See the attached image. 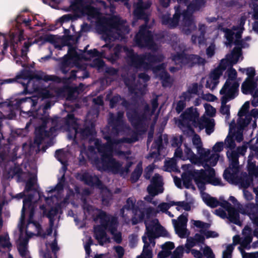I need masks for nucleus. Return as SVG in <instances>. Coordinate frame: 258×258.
Returning <instances> with one entry per match:
<instances>
[{"instance_id": "nucleus-1", "label": "nucleus", "mask_w": 258, "mask_h": 258, "mask_svg": "<svg viewBox=\"0 0 258 258\" xmlns=\"http://www.w3.org/2000/svg\"><path fill=\"white\" fill-rule=\"evenodd\" d=\"M97 217L100 219L101 226H97L94 228V237L97 240L100 245L110 242V238L107 235L106 230L108 229L113 236V240L117 244H120L122 241V234L116 232L118 220L116 217L107 215L103 211H101Z\"/></svg>"}, {"instance_id": "nucleus-2", "label": "nucleus", "mask_w": 258, "mask_h": 258, "mask_svg": "<svg viewBox=\"0 0 258 258\" xmlns=\"http://www.w3.org/2000/svg\"><path fill=\"white\" fill-rule=\"evenodd\" d=\"M121 104L126 110V115L134 129L139 130L143 127L145 121L152 114L149 105L145 103L143 110L138 107H130V102L122 98Z\"/></svg>"}, {"instance_id": "nucleus-3", "label": "nucleus", "mask_w": 258, "mask_h": 258, "mask_svg": "<svg viewBox=\"0 0 258 258\" xmlns=\"http://www.w3.org/2000/svg\"><path fill=\"white\" fill-rule=\"evenodd\" d=\"M38 98L35 96L25 97L21 99H16L15 105L17 108H19L22 111V109L27 106L30 107L28 110L31 111V115L34 118L40 119L43 121V124H46L48 120L51 118L49 114H46L45 112L43 113L42 107L40 105L37 109H35V107L38 103Z\"/></svg>"}, {"instance_id": "nucleus-4", "label": "nucleus", "mask_w": 258, "mask_h": 258, "mask_svg": "<svg viewBox=\"0 0 258 258\" xmlns=\"http://www.w3.org/2000/svg\"><path fill=\"white\" fill-rule=\"evenodd\" d=\"M112 134L104 136V139L107 142L103 144L99 153L100 154V158L97 157L94 159V162L96 165L100 164V161H105V159L112 156L114 146L120 144L122 141L120 140L115 139Z\"/></svg>"}, {"instance_id": "nucleus-5", "label": "nucleus", "mask_w": 258, "mask_h": 258, "mask_svg": "<svg viewBox=\"0 0 258 258\" xmlns=\"http://www.w3.org/2000/svg\"><path fill=\"white\" fill-rule=\"evenodd\" d=\"M137 45L140 48H151L154 44L152 32L148 29L147 23L140 26L135 37Z\"/></svg>"}, {"instance_id": "nucleus-6", "label": "nucleus", "mask_w": 258, "mask_h": 258, "mask_svg": "<svg viewBox=\"0 0 258 258\" xmlns=\"http://www.w3.org/2000/svg\"><path fill=\"white\" fill-rule=\"evenodd\" d=\"M172 60L174 61L179 62L184 65H188L191 68L197 64L204 65L206 63L205 59L200 56L194 54H187L183 51L177 52L173 55Z\"/></svg>"}, {"instance_id": "nucleus-7", "label": "nucleus", "mask_w": 258, "mask_h": 258, "mask_svg": "<svg viewBox=\"0 0 258 258\" xmlns=\"http://www.w3.org/2000/svg\"><path fill=\"white\" fill-rule=\"evenodd\" d=\"M123 50L126 53L127 59L130 65L137 69H147L149 68V64L145 61L143 54L136 53L134 50L125 46Z\"/></svg>"}, {"instance_id": "nucleus-8", "label": "nucleus", "mask_w": 258, "mask_h": 258, "mask_svg": "<svg viewBox=\"0 0 258 258\" xmlns=\"http://www.w3.org/2000/svg\"><path fill=\"white\" fill-rule=\"evenodd\" d=\"M180 117V123L182 125L186 124L188 130L192 132H194V130L188 124L189 122L191 121L193 126L195 127H198L199 122L201 121V118H199V113L196 110L194 111L192 108L187 109L181 113Z\"/></svg>"}, {"instance_id": "nucleus-9", "label": "nucleus", "mask_w": 258, "mask_h": 258, "mask_svg": "<svg viewBox=\"0 0 258 258\" xmlns=\"http://www.w3.org/2000/svg\"><path fill=\"white\" fill-rule=\"evenodd\" d=\"M123 116L124 112L123 111H117L116 116L113 113H110L108 123L111 127V134L114 136H118L120 133L123 131L124 127Z\"/></svg>"}, {"instance_id": "nucleus-10", "label": "nucleus", "mask_w": 258, "mask_h": 258, "mask_svg": "<svg viewBox=\"0 0 258 258\" xmlns=\"http://www.w3.org/2000/svg\"><path fill=\"white\" fill-rule=\"evenodd\" d=\"M238 92V85L235 83L229 91H225L221 97V106L220 112L223 115H230V106L226 103L230 100L233 99L237 95Z\"/></svg>"}, {"instance_id": "nucleus-11", "label": "nucleus", "mask_w": 258, "mask_h": 258, "mask_svg": "<svg viewBox=\"0 0 258 258\" xmlns=\"http://www.w3.org/2000/svg\"><path fill=\"white\" fill-rule=\"evenodd\" d=\"M134 216L132 218L133 225L150 219L155 214V209L152 207L140 208L137 206L133 212Z\"/></svg>"}, {"instance_id": "nucleus-12", "label": "nucleus", "mask_w": 258, "mask_h": 258, "mask_svg": "<svg viewBox=\"0 0 258 258\" xmlns=\"http://www.w3.org/2000/svg\"><path fill=\"white\" fill-rule=\"evenodd\" d=\"M239 172H231L228 169H226L223 173V177L227 181L232 183H239L240 186L244 188L249 186L251 179L246 176L244 177H239Z\"/></svg>"}, {"instance_id": "nucleus-13", "label": "nucleus", "mask_w": 258, "mask_h": 258, "mask_svg": "<svg viewBox=\"0 0 258 258\" xmlns=\"http://www.w3.org/2000/svg\"><path fill=\"white\" fill-rule=\"evenodd\" d=\"M75 135L74 140L77 138V134H79L82 140L87 139L90 137H93L96 134L95 129V124L93 122H86L82 127L75 129Z\"/></svg>"}, {"instance_id": "nucleus-14", "label": "nucleus", "mask_w": 258, "mask_h": 258, "mask_svg": "<svg viewBox=\"0 0 258 258\" xmlns=\"http://www.w3.org/2000/svg\"><path fill=\"white\" fill-rule=\"evenodd\" d=\"M187 221V214L180 215L178 218V221L175 219L172 220L175 233L181 238L186 237V227Z\"/></svg>"}, {"instance_id": "nucleus-15", "label": "nucleus", "mask_w": 258, "mask_h": 258, "mask_svg": "<svg viewBox=\"0 0 258 258\" xmlns=\"http://www.w3.org/2000/svg\"><path fill=\"white\" fill-rule=\"evenodd\" d=\"M151 4L149 2H144L143 0H138L136 8L134 11V16L139 20H143L147 23L149 20V16L145 12L151 7Z\"/></svg>"}, {"instance_id": "nucleus-16", "label": "nucleus", "mask_w": 258, "mask_h": 258, "mask_svg": "<svg viewBox=\"0 0 258 258\" xmlns=\"http://www.w3.org/2000/svg\"><path fill=\"white\" fill-rule=\"evenodd\" d=\"M105 161H100V163L104 170H108L113 174L120 173L122 162L116 160L113 156L105 159Z\"/></svg>"}, {"instance_id": "nucleus-17", "label": "nucleus", "mask_w": 258, "mask_h": 258, "mask_svg": "<svg viewBox=\"0 0 258 258\" xmlns=\"http://www.w3.org/2000/svg\"><path fill=\"white\" fill-rule=\"evenodd\" d=\"M194 180L198 188L201 191L206 189L205 184L207 183L208 174L206 171L202 169L201 170L194 169L192 170Z\"/></svg>"}, {"instance_id": "nucleus-18", "label": "nucleus", "mask_w": 258, "mask_h": 258, "mask_svg": "<svg viewBox=\"0 0 258 258\" xmlns=\"http://www.w3.org/2000/svg\"><path fill=\"white\" fill-rule=\"evenodd\" d=\"M227 72L228 74V79L220 90V94L225 93V91H229L235 83H237L238 85V87H239V84L237 81H235L237 76V73L235 69L232 67H230L228 69Z\"/></svg>"}, {"instance_id": "nucleus-19", "label": "nucleus", "mask_w": 258, "mask_h": 258, "mask_svg": "<svg viewBox=\"0 0 258 258\" xmlns=\"http://www.w3.org/2000/svg\"><path fill=\"white\" fill-rule=\"evenodd\" d=\"M25 72H27V74H25V76L26 77H23V90L21 92V94H26L28 93H31V91H28V87L29 84L31 83V81L36 79L37 80H43L44 81V75L42 74H32L30 71L25 70Z\"/></svg>"}, {"instance_id": "nucleus-20", "label": "nucleus", "mask_w": 258, "mask_h": 258, "mask_svg": "<svg viewBox=\"0 0 258 258\" xmlns=\"http://www.w3.org/2000/svg\"><path fill=\"white\" fill-rule=\"evenodd\" d=\"M237 151L233 150L231 152L227 151L226 155L230 161V165L228 169L231 172H239V157L240 148L237 149Z\"/></svg>"}, {"instance_id": "nucleus-21", "label": "nucleus", "mask_w": 258, "mask_h": 258, "mask_svg": "<svg viewBox=\"0 0 258 258\" xmlns=\"http://www.w3.org/2000/svg\"><path fill=\"white\" fill-rule=\"evenodd\" d=\"M96 29L99 34L102 35L109 36L112 32L108 18L106 17L101 18L96 21Z\"/></svg>"}, {"instance_id": "nucleus-22", "label": "nucleus", "mask_w": 258, "mask_h": 258, "mask_svg": "<svg viewBox=\"0 0 258 258\" xmlns=\"http://www.w3.org/2000/svg\"><path fill=\"white\" fill-rule=\"evenodd\" d=\"M109 22L111 32L112 30H115L118 31L119 34L123 33L127 30V28L125 26L123 20L117 16H114L110 18H108Z\"/></svg>"}, {"instance_id": "nucleus-23", "label": "nucleus", "mask_w": 258, "mask_h": 258, "mask_svg": "<svg viewBox=\"0 0 258 258\" xmlns=\"http://www.w3.org/2000/svg\"><path fill=\"white\" fill-rule=\"evenodd\" d=\"M215 122L213 119L203 117L201 118V121L199 122L198 127L199 131L206 128V132L207 135H210L214 131Z\"/></svg>"}, {"instance_id": "nucleus-24", "label": "nucleus", "mask_w": 258, "mask_h": 258, "mask_svg": "<svg viewBox=\"0 0 258 258\" xmlns=\"http://www.w3.org/2000/svg\"><path fill=\"white\" fill-rule=\"evenodd\" d=\"M226 69L225 64H220L219 67L214 69L210 74L209 78L210 79L215 81L214 85L212 86V88H215L218 84L219 83V79L220 76L222 75L223 72Z\"/></svg>"}, {"instance_id": "nucleus-25", "label": "nucleus", "mask_w": 258, "mask_h": 258, "mask_svg": "<svg viewBox=\"0 0 258 258\" xmlns=\"http://www.w3.org/2000/svg\"><path fill=\"white\" fill-rule=\"evenodd\" d=\"M257 83L254 79H247L243 82L241 85V91L244 94H252L257 88Z\"/></svg>"}, {"instance_id": "nucleus-26", "label": "nucleus", "mask_w": 258, "mask_h": 258, "mask_svg": "<svg viewBox=\"0 0 258 258\" xmlns=\"http://www.w3.org/2000/svg\"><path fill=\"white\" fill-rule=\"evenodd\" d=\"M75 62L63 56L60 59L59 63V68L60 72L63 74H67L70 70L74 67Z\"/></svg>"}, {"instance_id": "nucleus-27", "label": "nucleus", "mask_w": 258, "mask_h": 258, "mask_svg": "<svg viewBox=\"0 0 258 258\" xmlns=\"http://www.w3.org/2000/svg\"><path fill=\"white\" fill-rule=\"evenodd\" d=\"M46 124L37 127L35 130V136L34 138V143L37 145H40L42 141L46 137Z\"/></svg>"}, {"instance_id": "nucleus-28", "label": "nucleus", "mask_w": 258, "mask_h": 258, "mask_svg": "<svg viewBox=\"0 0 258 258\" xmlns=\"http://www.w3.org/2000/svg\"><path fill=\"white\" fill-rule=\"evenodd\" d=\"M174 8L175 13L172 18H170L169 23L167 25L170 28H174L178 26L181 15V10L180 6H175Z\"/></svg>"}, {"instance_id": "nucleus-29", "label": "nucleus", "mask_w": 258, "mask_h": 258, "mask_svg": "<svg viewBox=\"0 0 258 258\" xmlns=\"http://www.w3.org/2000/svg\"><path fill=\"white\" fill-rule=\"evenodd\" d=\"M181 177L183 184L186 188H192L195 189L194 185L192 184V180L194 179L192 170L183 172L181 175Z\"/></svg>"}, {"instance_id": "nucleus-30", "label": "nucleus", "mask_w": 258, "mask_h": 258, "mask_svg": "<svg viewBox=\"0 0 258 258\" xmlns=\"http://www.w3.org/2000/svg\"><path fill=\"white\" fill-rule=\"evenodd\" d=\"M49 120H51V126L48 130H46V137L48 138L53 135L57 131L61 128L59 123V117L55 116L51 118Z\"/></svg>"}, {"instance_id": "nucleus-31", "label": "nucleus", "mask_w": 258, "mask_h": 258, "mask_svg": "<svg viewBox=\"0 0 258 258\" xmlns=\"http://www.w3.org/2000/svg\"><path fill=\"white\" fill-rule=\"evenodd\" d=\"M25 74H27V73L25 72L24 70H23L19 74L17 75L15 77L3 80L2 84H5L18 83L21 84L23 86V82H24L23 77L26 76H25Z\"/></svg>"}, {"instance_id": "nucleus-32", "label": "nucleus", "mask_w": 258, "mask_h": 258, "mask_svg": "<svg viewBox=\"0 0 258 258\" xmlns=\"http://www.w3.org/2000/svg\"><path fill=\"white\" fill-rule=\"evenodd\" d=\"M228 213V219L229 221L237 225L241 224L240 216L238 211L233 207L227 211Z\"/></svg>"}, {"instance_id": "nucleus-33", "label": "nucleus", "mask_w": 258, "mask_h": 258, "mask_svg": "<svg viewBox=\"0 0 258 258\" xmlns=\"http://www.w3.org/2000/svg\"><path fill=\"white\" fill-rule=\"evenodd\" d=\"M67 45L69 47L68 53L64 56L68 58H70L75 62L79 60L81 57L80 55L77 51L76 47L73 46L71 43H67Z\"/></svg>"}, {"instance_id": "nucleus-34", "label": "nucleus", "mask_w": 258, "mask_h": 258, "mask_svg": "<svg viewBox=\"0 0 258 258\" xmlns=\"http://www.w3.org/2000/svg\"><path fill=\"white\" fill-rule=\"evenodd\" d=\"M143 173V167L141 162L138 163L136 168L132 172L130 176V180L132 183L137 182Z\"/></svg>"}, {"instance_id": "nucleus-35", "label": "nucleus", "mask_w": 258, "mask_h": 258, "mask_svg": "<svg viewBox=\"0 0 258 258\" xmlns=\"http://www.w3.org/2000/svg\"><path fill=\"white\" fill-rule=\"evenodd\" d=\"M145 61L147 60L150 63L161 62L163 60L164 57L161 54H153L148 52L144 54Z\"/></svg>"}, {"instance_id": "nucleus-36", "label": "nucleus", "mask_w": 258, "mask_h": 258, "mask_svg": "<svg viewBox=\"0 0 258 258\" xmlns=\"http://www.w3.org/2000/svg\"><path fill=\"white\" fill-rule=\"evenodd\" d=\"M182 30L186 35H189L194 30L197 28V26L194 23L193 18H191L186 21L182 22Z\"/></svg>"}, {"instance_id": "nucleus-37", "label": "nucleus", "mask_w": 258, "mask_h": 258, "mask_svg": "<svg viewBox=\"0 0 258 258\" xmlns=\"http://www.w3.org/2000/svg\"><path fill=\"white\" fill-rule=\"evenodd\" d=\"M96 177H97L96 175L92 176L89 172H85L81 174L80 179L83 181L85 184L90 186H93Z\"/></svg>"}, {"instance_id": "nucleus-38", "label": "nucleus", "mask_w": 258, "mask_h": 258, "mask_svg": "<svg viewBox=\"0 0 258 258\" xmlns=\"http://www.w3.org/2000/svg\"><path fill=\"white\" fill-rule=\"evenodd\" d=\"M122 49H123V48L120 45H117L114 48V52L108 56L107 59L112 64L115 63L119 59Z\"/></svg>"}, {"instance_id": "nucleus-39", "label": "nucleus", "mask_w": 258, "mask_h": 258, "mask_svg": "<svg viewBox=\"0 0 258 258\" xmlns=\"http://www.w3.org/2000/svg\"><path fill=\"white\" fill-rule=\"evenodd\" d=\"M102 204L105 206H109L112 199V194L109 189L101 191Z\"/></svg>"}, {"instance_id": "nucleus-40", "label": "nucleus", "mask_w": 258, "mask_h": 258, "mask_svg": "<svg viewBox=\"0 0 258 258\" xmlns=\"http://www.w3.org/2000/svg\"><path fill=\"white\" fill-rule=\"evenodd\" d=\"M197 151L200 156L199 158L196 157V162L199 161H207V159L211 155L210 150L209 149L206 150V149L202 147L200 148H198Z\"/></svg>"}, {"instance_id": "nucleus-41", "label": "nucleus", "mask_w": 258, "mask_h": 258, "mask_svg": "<svg viewBox=\"0 0 258 258\" xmlns=\"http://www.w3.org/2000/svg\"><path fill=\"white\" fill-rule=\"evenodd\" d=\"M52 81L54 83L60 84H65L67 83V79L66 77L60 78L56 75H44V82H48Z\"/></svg>"}, {"instance_id": "nucleus-42", "label": "nucleus", "mask_w": 258, "mask_h": 258, "mask_svg": "<svg viewBox=\"0 0 258 258\" xmlns=\"http://www.w3.org/2000/svg\"><path fill=\"white\" fill-rule=\"evenodd\" d=\"M203 201L209 207L214 208L219 206V201L216 198L211 197L207 194V197L203 198Z\"/></svg>"}, {"instance_id": "nucleus-43", "label": "nucleus", "mask_w": 258, "mask_h": 258, "mask_svg": "<svg viewBox=\"0 0 258 258\" xmlns=\"http://www.w3.org/2000/svg\"><path fill=\"white\" fill-rule=\"evenodd\" d=\"M144 224L146 226L145 234H152L155 233L154 232V230H156V223L155 220H152L149 222H148V220H145Z\"/></svg>"}, {"instance_id": "nucleus-44", "label": "nucleus", "mask_w": 258, "mask_h": 258, "mask_svg": "<svg viewBox=\"0 0 258 258\" xmlns=\"http://www.w3.org/2000/svg\"><path fill=\"white\" fill-rule=\"evenodd\" d=\"M33 199L32 195H29L27 197L23 199V206L21 211V218L24 219L25 218V212L26 210V206H29V208L31 207V202Z\"/></svg>"}, {"instance_id": "nucleus-45", "label": "nucleus", "mask_w": 258, "mask_h": 258, "mask_svg": "<svg viewBox=\"0 0 258 258\" xmlns=\"http://www.w3.org/2000/svg\"><path fill=\"white\" fill-rule=\"evenodd\" d=\"M247 171L250 175L258 176V165H256L255 162H248Z\"/></svg>"}, {"instance_id": "nucleus-46", "label": "nucleus", "mask_w": 258, "mask_h": 258, "mask_svg": "<svg viewBox=\"0 0 258 258\" xmlns=\"http://www.w3.org/2000/svg\"><path fill=\"white\" fill-rule=\"evenodd\" d=\"M136 200L132 197H130L127 199L125 204L123 205L124 208L127 211L133 210V212L136 209Z\"/></svg>"}, {"instance_id": "nucleus-47", "label": "nucleus", "mask_w": 258, "mask_h": 258, "mask_svg": "<svg viewBox=\"0 0 258 258\" xmlns=\"http://www.w3.org/2000/svg\"><path fill=\"white\" fill-rule=\"evenodd\" d=\"M146 121H144L143 126L142 128L139 129V130L134 129L136 131L134 132L130 137L134 143L139 141V135H141L146 131L145 125Z\"/></svg>"}, {"instance_id": "nucleus-48", "label": "nucleus", "mask_w": 258, "mask_h": 258, "mask_svg": "<svg viewBox=\"0 0 258 258\" xmlns=\"http://www.w3.org/2000/svg\"><path fill=\"white\" fill-rule=\"evenodd\" d=\"M223 31L225 32V36L228 41L227 44L231 45L233 43L234 32L228 28H224Z\"/></svg>"}, {"instance_id": "nucleus-49", "label": "nucleus", "mask_w": 258, "mask_h": 258, "mask_svg": "<svg viewBox=\"0 0 258 258\" xmlns=\"http://www.w3.org/2000/svg\"><path fill=\"white\" fill-rule=\"evenodd\" d=\"M37 42L36 39L33 42H32L31 41H29V40H27V41H25L24 43V45H23L24 48L21 49V57L22 58H23L24 59L25 58H26L27 57V54H26V52L28 51L29 48L33 44L36 43Z\"/></svg>"}, {"instance_id": "nucleus-50", "label": "nucleus", "mask_w": 258, "mask_h": 258, "mask_svg": "<svg viewBox=\"0 0 258 258\" xmlns=\"http://www.w3.org/2000/svg\"><path fill=\"white\" fill-rule=\"evenodd\" d=\"M234 134L231 136L229 134L225 139V143L227 148L232 150L235 148L236 144L234 140Z\"/></svg>"}, {"instance_id": "nucleus-51", "label": "nucleus", "mask_w": 258, "mask_h": 258, "mask_svg": "<svg viewBox=\"0 0 258 258\" xmlns=\"http://www.w3.org/2000/svg\"><path fill=\"white\" fill-rule=\"evenodd\" d=\"M200 164H201L205 169L206 172H208V174H210L211 176H212L214 174L215 170L214 168L211 167V165H209L208 163L209 161H197Z\"/></svg>"}, {"instance_id": "nucleus-52", "label": "nucleus", "mask_w": 258, "mask_h": 258, "mask_svg": "<svg viewBox=\"0 0 258 258\" xmlns=\"http://www.w3.org/2000/svg\"><path fill=\"white\" fill-rule=\"evenodd\" d=\"M183 252V246L179 245L173 251L171 258H182Z\"/></svg>"}, {"instance_id": "nucleus-53", "label": "nucleus", "mask_w": 258, "mask_h": 258, "mask_svg": "<svg viewBox=\"0 0 258 258\" xmlns=\"http://www.w3.org/2000/svg\"><path fill=\"white\" fill-rule=\"evenodd\" d=\"M252 237L251 236L248 235L245 236L244 238L241 241L240 245L243 247V248H245L246 249L250 248V243L252 242Z\"/></svg>"}, {"instance_id": "nucleus-54", "label": "nucleus", "mask_w": 258, "mask_h": 258, "mask_svg": "<svg viewBox=\"0 0 258 258\" xmlns=\"http://www.w3.org/2000/svg\"><path fill=\"white\" fill-rule=\"evenodd\" d=\"M234 247L232 244L227 246L226 249L223 251L222 258H232Z\"/></svg>"}, {"instance_id": "nucleus-55", "label": "nucleus", "mask_w": 258, "mask_h": 258, "mask_svg": "<svg viewBox=\"0 0 258 258\" xmlns=\"http://www.w3.org/2000/svg\"><path fill=\"white\" fill-rule=\"evenodd\" d=\"M203 256L206 258H216L212 248L208 245H206L203 250Z\"/></svg>"}, {"instance_id": "nucleus-56", "label": "nucleus", "mask_w": 258, "mask_h": 258, "mask_svg": "<svg viewBox=\"0 0 258 258\" xmlns=\"http://www.w3.org/2000/svg\"><path fill=\"white\" fill-rule=\"evenodd\" d=\"M156 234L157 237H169L168 232L162 226L159 225V227L156 228Z\"/></svg>"}, {"instance_id": "nucleus-57", "label": "nucleus", "mask_w": 258, "mask_h": 258, "mask_svg": "<svg viewBox=\"0 0 258 258\" xmlns=\"http://www.w3.org/2000/svg\"><path fill=\"white\" fill-rule=\"evenodd\" d=\"M221 179L215 177V171L212 176L208 174L207 183L211 184L213 185H218L221 184Z\"/></svg>"}, {"instance_id": "nucleus-58", "label": "nucleus", "mask_w": 258, "mask_h": 258, "mask_svg": "<svg viewBox=\"0 0 258 258\" xmlns=\"http://www.w3.org/2000/svg\"><path fill=\"white\" fill-rule=\"evenodd\" d=\"M89 47V45H87L84 48V52L89 55V58H93L95 57L99 56L100 55L99 51L96 48L87 50V48Z\"/></svg>"}, {"instance_id": "nucleus-59", "label": "nucleus", "mask_w": 258, "mask_h": 258, "mask_svg": "<svg viewBox=\"0 0 258 258\" xmlns=\"http://www.w3.org/2000/svg\"><path fill=\"white\" fill-rule=\"evenodd\" d=\"M122 98L121 96L118 95L116 94L114 95L110 100L109 101V107L110 108H113L118 104V103L121 100Z\"/></svg>"}, {"instance_id": "nucleus-60", "label": "nucleus", "mask_w": 258, "mask_h": 258, "mask_svg": "<svg viewBox=\"0 0 258 258\" xmlns=\"http://www.w3.org/2000/svg\"><path fill=\"white\" fill-rule=\"evenodd\" d=\"M161 179V176L158 173H156L152 178L151 180V184L159 187L162 185Z\"/></svg>"}, {"instance_id": "nucleus-61", "label": "nucleus", "mask_w": 258, "mask_h": 258, "mask_svg": "<svg viewBox=\"0 0 258 258\" xmlns=\"http://www.w3.org/2000/svg\"><path fill=\"white\" fill-rule=\"evenodd\" d=\"M249 108V103L248 101H246L242 106L241 108L239 110L238 112V115L239 117H242L246 115L248 112Z\"/></svg>"}, {"instance_id": "nucleus-62", "label": "nucleus", "mask_w": 258, "mask_h": 258, "mask_svg": "<svg viewBox=\"0 0 258 258\" xmlns=\"http://www.w3.org/2000/svg\"><path fill=\"white\" fill-rule=\"evenodd\" d=\"M219 155L218 154H212L209 157L208 159H207V161H209L210 163V165L212 166H215L219 160Z\"/></svg>"}, {"instance_id": "nucleus-63", "label": "nucleus", "mask_w": 258, "mask_h": 258, "mask_svg": "<svg viewBox=\"0 0 258 258\" xmlns=\"http://www.w3.org/2000/svg\"><path fill=\"white\" fill-rule=\"evenodd\" d=\"M200 232L201 234L205 235L206 238H215L219 236L218 233L213 231H206V230L201 229Z\"/></svg>"}, {"instance_id": "nucleus-64", "label": "nucleus", "mask_w": 258, "mask_h": 258, "mask_svg": "<svg viewBox=\"0 0 258 258\" xmlns=\"http://www.w3.org/2000/svg\"><path fill=\"white\" fill-rule=\"evenodd\" d=\"M219 206L225 209L226 211L228 210L233 207L230 203L224 200L223 197L219 198Z\"/></svg>"}]
</instances>
